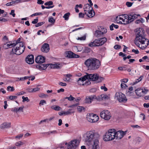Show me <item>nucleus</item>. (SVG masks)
Listing matches in <instances>:
<instances>
[{
  "mask_svg": "<svg viewBox=\"0 0 149 149\" xmlns=\"http://www.w3.org/2000/svg\"><path fill=\"white\" fill-rule=\"evenodd\" d=\"M115 97L120 102H126L127 100L125 95L121 92H118L116 93Z\"/></svg>",
  "mask_w": 149,
  "mask_h": 149,
  "instance_id": "nucleus-7",
  "label": "nucleus"
},
{
  "mask_svg": "<svg viewBox=\"0 0 149 149\" xmlns=\"http://www.w3.org/2000/svg\"><path fill=\"white\" fill-rule=\"evenodd\" d=\"M14 12L15 10H11V12L9 14L10 15H12L13 17H14L15 15Z\"/></svg>",
  "mask_w": 149,
  "mask_h": 149,
  "instance_id": "nucleus-54",
  "label": "nucleus"
},
{
  "mask_svg": "<svg viewBox=\"0 0 149 149\" xmlns=\"http://www.w3.org/2000/svg\"><path fill=\"white\" fill-rule=\"evenodd\" d=\"M107 41L106 38L104 37L95 40L93 42H91L88 44L90 47H97L102 45Z\"/></svg>",
  "mask_w": 149,
  "mask_h": 149,
  "instance_id": "nucleus-5",
  "label": "nucleus"
},
{
  "mask_svg": "<svg viewBox=\"0 0 149 149\" xmlns=\"http://www.w3.org/2000/svg\"><path fill=\"white\" fill-rule=\"evenodd\" d=\"M78 111L79 112H81L83 111L85 112V108L82 106H79L77 107Z\"/></svg>",
  "mask_w": 149,
  "mask_h": 149,
  "instance_id": "nucleus-29",
  "label": "nucleus"
},
{
  "mask_svg": "<svg viewBox=\"0 0 149 149\" xmlns=\"http://www.w3.org/2000/svg\"><path fill=\"white\" fill-rule=\"evenodd\" d=\"M51 108L57 111L61 110L62 109V108L59 106L55 105L51 106Z\"/></svg>",
  "mask_w": 149,
  "mask_h": 149,
  "instance_id": "nucleus-28",
  "label": "nucleus"
},
{
  "mask_svg": "<svg viewBox=\"0 0 149 149\" xmlns=\"http://www.w3.org/2000/svg\"><path fill=\"white\" fill-rule=\"evenodd\" d=\"M22 98L23 99L22 102H24L26 101L28 102L30 101V100L28 99L27 97H25L24 96H23L22 97Z\"/></svg>",
  "mask_w": 149,
  "mask_h": 149,
  "instance_id": "nucleus-38",
  "label": "nucleus"
},
{
  "mask_svg": "<svg viewBox=\"0 0 149 149\" xmlns=\"http://www.w3.org/2000/svg\"><path fill=\"white\" fill-rule=\"evenodd\" d=\"M20 38H18V39L16 41H15V42H14V43L15 44V46H16V45H20V43H21L22 44H23V42L22 41L20 42Z\"/></svg>",
  "mask_w": 149,
  "mask_h": 149,
  "instance_id": "nucleus-32",
  "label": "nucleus"
},
{
  "mask_svg": "<svg viewBox=\"0 0 149 149\" xmlns=\"http://www.w3.org/2000/svg\"><path fill=\"white\" fill-rule=\"evenodd\" d=\"M38 17H37L32 22V23L33 24H36L38 23Z\"/></svg>",
  "mask_w": 149,
  "mask_h": 149,
  "instance_id": "nucleus-52",
  "label": "nucleus"
},
{
  "mask_svg": "<svg viewBox=\"0 0 149 149\" xmlns=\"http://www.w3.org/2000/svg\"><path fill=\"white\" fill-rule=\"evenodd\" d=\"M44 104H46V101L45 100H40L39 104L40 105H44Z\"/></svg>",
  "mask_w": 149,
  "mask_h": 149,
  "instance_id": "nucleus-50",
  "label": "nucleus"
},
{
  "mask_svg": "<svg viewBox=\"0 0 149 149\" xmlns=\"http://www.w3.org/2000/svg\"><path fill=\"white\" fill-rule=\"evenodd\" d=\"M102 31L96 30L94 33V36L96 37H100L103 36L104 34L105 33L107 32V30L106 29H101Z\"/></svg>",
  "mask_w": 149,
  "mask_h": 149,
  "instance_id": "nucleus-11",
  "label": "nucleus"
},
{
  "mask_svg": "<svg viewBox=\"0 0 149 149\" xmlns=\"http://www.w3.org/2000/svg\"><path fill=\"white\" fill-rule=\"evenodd\" d=\"M7 90L8 91H13L14 90V89L13 87L9 86L7 88Z\"/></svg>",
  "mask_w": 149,
  "mask_h": 149,
  "instance_id": "nucleus-43",
  "label": "nucleus"
},
{
  "mask_svg": "<svg viewBox=\"0 0 149 149\" xmlns=\"http://www.w3.org/2000/svg\"><path fill=\"white\" fill-rule=\"evenodd\" d=\"M21 0H16L14 1L10 2H8L6 3V5L7 6H11L13 4H16L21 2Z\"/></svg>",
  "mask_w": 149,
  "mask_h": 149,
  "instance_id": "nucleus-24",
  "label": "nucleus"
},
{
  "mask_svg": "<svg viewBox=\"0 0 149 149\" xmlns=\"http://www.w3.org/2000/svg\"><path fill=\"white\" fill-rule=\"evenodd\" d=\"M100 135L98 133L95 132V130L88 132L85 137V140L86 142H87L90 144L93 141V149H99V139Z\"/></svg>",
  "mask_w": 149,
  "mask_h": 149,
  "instance_id": "nucleus-2",
  "label": "nucleus"
},
{
  "mask_svg": "<svg viewBox=\"0 0 149 149\" xmlns=\"http://www.w3.org/2000/svg\"><path fill=\"white\" fill-rule=\"evenodd\" d=\"M114 27L115 29H117L118 28V26L117 25H115L113 23L110 26V30L112 31L113 30V27Z\"/></svg>",
  "mask_w": 149,
  "mask_h": 149,
  "instance_id": "nucleus-30",
  "label": "nucleus"
},
{
  "mask_svg": "<svg viewBox=\"0 0 149 149\" xmlns=\"http://www.w3.org/2000/svg\"><path fill=\"white\" fill-rule=\"evenodd\" d=\"M116 130L114 129L109 130L104 135V140L107 141H111L115 138Z\"/></svg>",
  "mask_w": 149,
  "mask_h": 149,
  "instance_id": "nucleus-4",
  "label": "nucleus"
},
{
  "mask_svg": "<svg viewBox=\"0 0 149 149\" xmlns=\"http://www.w3.org/2000/svg\"><path fill=\"white\" fill-rule=\"evenodd\" d=\"M53 4V3L52 1H47L46 3H44V5L45 6H51Z\"/></svg>",
  "mask_w": 149,
  "mask_h": 149,
  "instance_id": "nucleus-40",
  "label": "nucleus"
},
{
  "mask_svg": "<svg viewBox=\"0 0 149 149\" xmlns=\"http://www.w3.org/2000/svg\"><path fill=\"white\" fill-rule=\"evenodd\" d=\"M135 91L136 95L139 97L143 96V95L146 94L147 93L146 91H144V90H143V89L141 88L136 89Z\"/></svg>",
  "mask_w": 149,
  "mask_h": 149,
  "instance_id": "nucleus-14",
  "label": "nucleus"
},
{
  "mask_svg": "<svg viewBox=\"0 0 149 149\" xmlns=\"http://www.w3.org/2000/svg\"><path fill=\"white\" fill-rule=\"evenodd\" d=\"M70 15V13L69 12L65 13L63 16V17L65 18L66 20H68L69 19V17Z\"/></svg>",
  "mask_w": 149,
  "mask_h": 149,
  "instance_id": "nucleus-33",
  "label": "nucleus"
},
{
  "mask_svg": "<svg viewBox=\"0 0 149 149\" xmlns=\"http://www.w3.org/2000/svg\"><path fill=\"white\" fill-rule=\"evenodd\" d=\"M26 62L29 64H32L34 62V56L33 55L28 56L26 58Z\"/></svg>",
  "mask_w": 149,
  "mask_h": 149,
  "instance_id": "nucleus-15",
  "label": "nucleus"
},
{
  "mask_svg": "<svg viewBox=\"0 0 149 149\" xmlns=\"http://www.w3.org/2000/svg\"><path fill=\"white\" fill-rule=\"evenodd\" d=\"M129 14L128 15L125 14L122 15V17H123L125 18V19L128 20L129 18Z\"/></svg>",
  "mask_w": 149,
  "mask_h": 149,
  "instance_id": "nucleus-47",
  "label": "nucleus"
},
{
  "mask_svg": "<svg viewBox=\"0 0 149 149\" xmlns=\"http://www.w3.org/2000/svg\"><path fill=\"white\" fill-rule=\"evenodd\" d=\"M141 20L140 19L136 20L135 22L136 24H139L140 23H142L143 21V19L142 18H141Z\"/></svg>",
  "mask_w": 149,
  "mask_h": 149,
  "instance_id": "nucleus-49",
  "label": "nucleus"
},
{
  "mask_svg": "<svg viewBox=\"0 0 149 149\" xmlns=\"http://www.w3.org/2000/svg\"><path fill=\"white\" fill-rule=\"evenodd\" d=\"M45 57L39 56L36 58L35 61L38 63H42L45 62Z\"/></svg>",
  "mask_w": 149,
  "mask_h": 149,
  "instance_id": "nucleus-16",
  "label": "nucleus"
},
{
  "mask_svg": "<svg viewBox=\"0 0 149 149\" xmlns=\"http://www.w3.org/2000/svg\"><path fill=\"white\" fill-rule=\"evenodd\" d=\"M20 45H16L15 47H13L12 49V52L14 54L17 55H19L22 54L24 51L25 46L23 44L20 43Z\"/></svg>",
  "mask_w": 149,
  "mask_h": 149,
  "instance_id": "nucleus-6",
  "label": "nucleus"
},
{
  "mask_svg": "<svg viewBox=\"0 0 149 149\" xmlns=\"http://www.w3.org/2000/svg\"><path fill=\"white\" fill-rule=\"evenodd\" d=\"M129 15L130 16L132 17L133 18H134V19H136L137 17L138 16H140V15H137L136 14H134L133 13H131L129 14Z\"/></svg>",
  "mask_w": 149,
  "mask_h": 149,
  "instance_id": "nucleus-31",
  "label": "nucleus"
},
{
  "mask_svg": "<svg viewBox=\"0 0 149 149\" xmlns=\"http://www.w3.org/2000/svg\"><path fill=\"white\" fill-rule=\"evenodd\" d=\"M48 66H49V67L53 69H60L62 67L61 64H53L51 63L48 64Z\"/></svg>",
  "mask_w": 149,
  "mask_h": 149,
  "instance_id": "nucleus-22",
  "label": "nucleus"
},
{
  "mask_svg": "<svg viewBox=\"0 0 149 149\" xmlns=\"http://www.w3.org/2000/svg\"><path fill=\"white\" fill-rule=\"evenodd\" d=\"M23 135V134H21L19 135H17L16 136V138H18L19 139L22 138Z\"/></svg>",
  "mask_w": 149,
  "mask_h": 149,
  "instance_id": "nucleus-60",
  "label": "nucleus"
},
{
  "mask_svg": "<svg viewBox=\"0 0 149 149\" xmlns=\"http://www.w3.org/2000/svg\"><path fill=\"white\" fill-rule=\"evenodd\" d=\"M99 117L96 114L93 113L88 114L87 115V119L91 123H95L99 120Z\"/></svg>",
  "mask_w": 149,
  "mask_h": 149,
  "instance_id": "nucleus-8",
  "label": "nucleus"
},
{
  "mask_svg": "<svg viewBox=\"0 0 149 149\" xmlns=\"http://www.w3.org/2000/svg\"><path fill=\"white\" fill-rule=\"evenodd\" d=\"M87 77V79H88L93 81H96L97 78V74H90L87 73L85 75Z\"/></svg>",
  "mask_w": 149,
  "mask_h": 149,
  "instance_id": "nucleus-12",
  "label": "nucleus"
},
{
  "mask_svg": "<svg viewBox=\"0 0 149 149\" xmlns=\"http://www.w3.org/2000/svg\"><path fill=\"white\" fill-rule=\"evenodd\" d=\"M10 127V123H4L2 124L1 128L3 129H5L9 128Z\"/></svg>",
  "mask_w": 149,
  "mask_h": 149,
  "instance_id": "nucleus-26",
  "label": "nucleus"
},
{
  "mask_svg": "<svg viewBox=\"0 0 149 149\" xmlns=\"http://www.w3.org/2000/svg\"><path fill=\"white\" fill-rule=\"evenodd\" d=\"M39 96L41 98H44L48 97V95H46L44 93H42L39 94Z\"/></svg>",
  "mask_w": 149,
  "mask_h": 149,
  "instance_id": "nucleus-36",
  "label": "nucleus"
},
{
  "mask_svg": "<svg viewBox=\"0 0 149 149\" xmlns=\"http://www.w3.org/2000/svg\"><path fill=\"white\" fill-rule=\"evenodd\" d=\"M97 78L96 81L97 82L99 83L101 82L104 79V78L99 77V75L97 74Z\"/></svg>",
  "mask_w": 149,
  "mask_h": 149,
  "instance_id": "nucleus-34",
  "label": "nucleus"
},
{
  "mask_svg": "<svg viewBox=\"0 0 149 149\" xmlns=\"http://www.w3.org/2000/svg\"><path fill=\"white\" fill-rule=\"evenodd\" d=\"M79 143L78 140L74 139L71 141L68 146V149H75Z\"/></svg>",
  "mask_w": 149,
  "mask_h": 149,
  "instance_id": "nucleus-10",
  "label": "nucleus"
},
{
  "mask_svg": "<svg viewBox=\"0 0 149 149\" xmlns=\"http://www.w3.org/2000/svg\"><path fill=\"white\" fill-rule=\"evenodd\" d=\"M129 21V23H131V22H132L133 20H134L133 18L132 17L129 16V18L128 20Z\"/></svg>",
  "mask_w": 149,
  "mask_h": 149,
  "instance_id": "nucleus-62",
  "label": "nucleus"
},
{
  "mask_svg": "<svg viewBox=\"0 0 149 149\" xmlns=\"http://www.w3.org/2000/svg\"><path fill=\"white\" fill-rule=\"evenodd\" d=\"M64 76L65 77H67L68 78H69V80H70V77H72V75L70 74H67L64 75Z\"/></svg>",
  "mask_w": 149,
  "mask_h": 149,
  "instance_id": "nucleus-55",
  "label": "nucleus"
},
{
  "mask_svg": "<svg viewBox=\"0 0 149 149\" xmlns=\"http://www.w3.org/2000/svg\"><path fill=\"white\" fill-rule=\"evenodd\" d=\"M121 87L122 88H125L126 87H127V86L126 84L125 83H121Z\"/></svg>",
  "mask_w": 149,
  "mask_h": 149,
  "instance_id": "nucleus-59",
  "label": "nucleus"
},
{
  "mask_svg": "<svg viewBox=\"0 0 149 149\" xmlns=\"http://www.w3.org/2000/svg\"><path fill=\"white\" fill-rule=\"evenodd\" d=\"M85 65L90 70H95L98 69L101 65L99 60L96 58H89L84 62Z\"/></svg>",
  "mask_w": 149,
  "mask_h": 149,
  "instance_id": "nucleus-3",
  "label": "nucleus"
},
{
  "mask_svg": "<svg viewBox=\"0 0 149 149\" xmlns=\"http://www.w3.org/2000/svg\"><path fill=\"white\" fill-rule=\"evenodd\" d=\"M49 64H41L37 65H36V67L38 69L40 70H45L48 66Z\"/></svg>",
  "mask_w": 149,
  "mask_h": 149,
  "instance_id": "nucleus-20",
  "label": "nucleus"
},
{
  "mask_svg": "<svg viewBox=\"0 0 149 149\" xmlns=\"http://www.w3.org/2000/svg\"><path fill=\"white\" fill-rule=\"evenodd\" d=\"M43 15V14L41 13H34L32 14L31 15V17H33V16H35L37 15Z\"/></svg>",
  "mask_w": 149,
  "mask_h": 149,
  "instance_id": "nucleus-53",
  "label": "nucleus"
},
{
  "mask_svg": "<svg viewBox=\"0 0 149 149\" xmlns=\"http://www.w3.org/2000/svg\"><path fill=\"white\" fill-rule=\"evenodd\" d=\"M66 56L70 58H74V53L71 51L66 52Z\"/></svg>",
  "mask_w": 149,
  "mask_h": 149,
  "instance_id": "nucleus-27",
  "label": "nucleus"
},
{
  "mask_svg": "<svg viewBox=\"0 0 149 149\" xmlns=\"http://www.w3.org/2000/svg\"><path fill=\"white\" fill-rule=\"evenodd\" d=\"M93 8L90 6L89 4L87 3L85 4L84 7V9L85 13V14H87V12H88L89 10H93Z\"/></svg>",
  "mask_w": 149,
  "mask_h": 149,
  "instance_id": "nucleus-21",
  "label": "nucleus"
},
{
  "mask_svg": "<svg viewBox=\"0 0 149 149\" xmlns=\"http://www.w3.org/2000/svg\"><path fill=\"white\" fill-rule=\"evenodd\" d=\"M122 21L123 22V24L125 25L127 24H129V21L127 19H123H123H122Z\"/></svg>",
  "mask_w": 149,
  "mask_h": 149,
  "instance_id": "nucleus-46",
  "label": "nucleus"
},
{
  "mask_svg": "<svg viewBox=\"0 0 149 149\" xmlns=\"http://www.w3.org/2000/svg\"><path fill=\"white\" fill-rule=\"evenodd\" d=\"M102 100L104 99H108L109 98L108 96L106 94H102L101 95Z\"/></svg>",
  "mask_w": 149,
  "mask_h": 149,
  "instance_id": "nucleus-44",
  "label": "nucleus"
},
{
  "mask_svg": "<svg viewBox=\"0 0 149 149\" xmlns=\"http://www.w3.org/2000/svg\"><path fill=\"white\" fill-rule=\"evenodd\" d=\"M17 98V96H12L11 95L9 97V99L11 100H13L16 99Z\"/></svg>",
  "mask_w": 149,
  "mask_h": 149,
  "instance_id": "nucleus-42",
  "label": "nucleus"
},
{
  "mask_svg": "<svg viewBox=\"0 0 149 149\" xmlns=\"http://www.w3.org/2000/svg\"><path fill=\"white\" fill-rule=\"evenodd\" d=\"M45 23V22H39L37 23V24H36L35 25V26L36 27H38L44 24Z\"/></svg>",
  "mask_w": 149,
  "mask_h": 149,
  "instance_id": "nucleus-45",
  "label": "nucleus"
},
{
  "mask_svg": "<svg viewBox=\"0 0 149 149\" xmlns=\"http://www.w3.org/2000/svg\"><path fill=\"white\" fill-rule=\"evenodd\" d=\"M49 22L54 23L55 22V19L53 17H51L49 18Z\"/></svg>",
  "mask_w": 149,
  "mask_h": 149,
  "instance_id": "nucleus-39",
  "label": "nucleus"
},
{
  "mask_svg": "<svg viewBox=\"0 0 149 149\" xmlns=\"http://www.w3.org/2000/svg\"><path fill=\"white\" fill-rule=\"evenodd\" d=\"M65 99H68L69 101H72L74 100L75 98L73 97L72 95H70L69 97H66L64 98V100Z\"/></svg>",
  "mask_w": 149,
  "mask_h": 149,
  "instance_id": "nucleus-35",
  "label": "nucleus"
},
{
  "mask_svg": "<svg viewBox=\"0 0 149 149\" xmlns=\"http://www.w3.org/2000/svg\"><path fill=\"white\" fill-rule=\"evenodd\" d=\"M126 131L123 132L121 130L118 131L117 132H116L115 138L116 139H120L126 134Z\"/></svg>",
  "mask_w": 149,
  "mask_h": 149,
  "instance_id": "nucleus-13",
  "label": "nucleus"
},
{
  "mask_svg": "<svg viewBox=\"0 0 149 149\" xmlns=\"http://www.w3.org/2000/svg\"><path fill=\"white\" fill-rule=\"evenodd\" d=\"M49 50V45L47 43H45L41 48V51L43 52H47Z\"/></svg>",
  "mask_w": 149,
  "mask_h": 149,
  "instance_id": "nucleus-17",
  "label": "nucleus"
},
{
  "mask_svg": "<svg viewBox=\"0 0 149 149\" xmlns=\"http://www.w3.org/2000/svg\"><path fill=\"white\" fill-rule=\"evenodd\" d=\"M7 44H4L3 45V47L6 49H8V47H15V44L14 43H12V42H7Z\"/></svg>",
  "mask_w": 149,
  "mask_h": 149,
  "instance_id": "nucleus-23",
  "label": "nucleus"
},
{
  "mask_svg": "<svg viewBox=\"0 0 149 149\" xmlns=\"http://www.w3.org/2000/svg\"><path fill=\"white\" fill-rule=\"evenodd\" d=\"M101 118L106 120H109L111 117V115L109 111L104 110L100 113Z\"/></svg>",
  "mask_w": 149,
  "mask_h": 149,
  "instance_id": "nucleus-9",
  "label": "nucleus"
},
{
  "mask_svg": "<svg viewBox=\"0 0 149 149\" xmlns=\"http://www.w3.org/2000/svg\"><path fill=\"white\" fill-rule=\"evenodd\" d=\"M47 134H49L50 133L52 134H55V133H57V132L56 130H54L53 131H50V132H48L46 133Z\"/></svg>",
  "mask_w": 149,
  "mask_h": 149,
  "instance_id": "nucleus-56",
  "label": "nucleus"
},
{
  "mask_svg": "<svg viewBox=\"0 0 149 149\" xmlns=\"http://www.w3.org/2000/svg\"><path fill=\"white\" fill-rule=\"evenodd\" d=\"M120 46L118 45H116L114 47V48L116 49H120Z\"/></svg>",
  "mask_w": 149,
  "mask_h": 149,
  "instance_id": "nucleus-64",
  "label": "nucleus"
},
{
  "mask_svg": "<svg viewBox=\"0 0 149 149\" xmlns=\"http://www.w3.org/2000/svg\"><path fill=\"white\" fill-rule=\"evenodd\" d=\"M137 33L134 41L135 44L142 49L146 48L149 44L148 39L145 38L144 29L139 28L137 31Z\"/></svg>",
  "mask_w": 149,
  "mask_h": 149,
  "instance_id": "nucleus-1",
  "label": "nucleus"
},
{
  "mask_svg": "<svg viewBox=\"0 0 149 149\" xmlns=\"http://www.w3.org/2000/svg\"><path fill=\"white\" fill-rule=\"evenodd\" d=\"M87 14H86L87 16L89 18H91L93 17L95 15V13L94 10L93 8V10H89L88 12H87Z\"/></svg>",
  "mask_w": 149,
  "mask_h": 149,
  "instance_id": "nucleus-25",
  "label": "nucleus"
},
{
  "mask_svg": "<svg viewBox=\"0 0 149 149\" xmlns=\"http://www.w3.org/2000/svg\"><path fill=\"white\" fill-rule=\"evenodd\" d=\"M24 143L23 142L21 141H19L15 143V145L17 146H19L21 145H23Z\"/></svg>",
  "mask_w": 149,
  "mask_h": 149,
  "instance_id": "nucleus-41",
  "label": "nucleus"
},
{
  "mask_svg": "<svg viewBox=\"0 0 149 149\" xmlns=\"http://www.w3.org/2000/svg\"><path fill=\"white\" fill-rule=\"evenodd\" d=\"M133 3L130 2H127L126 3V5L128 7H131Z\"/></svg>",
  "mask_w": 149,
  "mask_h": 149,
  "instance_id": "nucleus-48",
  "label": "nucleus"
},
{
  "mask_svg": "<svg viewBox=\"0 0 149 149\" xmlns=\"http://www.w3.org/2000/svg\"><path fill=\"white\" fill-rule=\"evenodd\" d=\"M86 79L87 77L85 75L82 77L79 78L77 80L78 84L80 85H84V82Z\"/></svg>",
  "mask_w": 149,
  "mask_h": 149,
  "instance_id": "nucleus-19",
  "label": "nucleus"
},
{
  "mask_svg": "<svg viewBox=\"0 0 149 149\" xmlns=\"http://www.w3.org/2000/svg\"><path fill=\"white\" fill-rule=\"evenodd\" d=\"M40 88H39L36 87L32 88L33 92H36L39 90Z\"/></svg>",
  "mask_w": 149,
  "mask_h": 149,
  "instance_id": "nucleus-57",
  "label": "nucleus"
},
{
  "mask_svg": "<svg viewBox=\"0 0 149 149\" xmlns=\"http://www.w3.org/2000/svg\"><path fill=\"white\" fill-rule=\"evenodd\" d=\"M95 99L98 101H101L102 100V97H101V95L100 96H98L97 97H95Z\"/></svg>",
  "mask_w": 149,
  "mask_h": 149,
  "instance_id": "nucleus-63",
  "label": "nucleus"
},
{
  "mask_svg": "<svg viewBox=\"0 0 149 149\" xmlns=\"http://www.w3.org/2000/svg\"><path fill=\"white\" fill-rule=\"evenodd\" d=\"M96 96L95 95H91L86 97L85 102L86 103H90L94 99H95Z\"/></svg>",
  "mask_w": 149,
  "mask_h": 149,
  "instance_id": "nucleus-18",
  "label": "nucleus"
},
{
  "mask_svg": "<svg viewBox=\"0 0 149 149\" xmlns=\"http://www.w3.org/2000/svg\"><path fill=\"white\" fill-rule=\"evenodd\" d=\"M85 15V13H80L79 14V17L84 18Z\"/></svg>",
  "mask_w": 149,
  "mask_h": 149,
  "instance_id": "nucleus-58",
  "label": "nucleus"
},
{
  "mask_svg": "<svg viewBox=\"0 0 149 149\" xmlns=\"http://www.w3.org/2000/svg\"><path fill=\"white\" fill-rule=\"evenodd\" d=\"M96 91L97 89L95 88H93L90 90V92L94 93Z\"/></svg>",
  "mask_w": 149,
  "mask_h": 149,
  "instance_id": "nucleus-61",
  "label": "nucleus"
},
{
  "mask_svg": "<svg viewBox=\"0 0 149 149\" xmlns=\"http://www.w3.org/2000/svg\"><path fill=\"white\" fill-rule=\"evenodd\" d=\"M122 15H120L117 16L115 19L116 21H119L120 19L122 20L123 19Z\"/></svg>",
  "mask_w": 149,
  "mask_h": 149,
  "instance_id": "nucleus-37",
  "label": "nucleus"
},
{
  "mask_svg": "<svg viewBox=\"0 0 149 149\" xmlns=\"http://www.w3.org/2000/svg\"><path fill=\"white\" fill-rule=\"evenodd\" d=\"M86 37L85 36H84L81 37H78L77 38V39L78 40H85L86 39Z\"/></svg>",
  "mask_w": 149,
  "mask_h": 149,
  "instance_id": "nucleus-51",
  "label": "nucleus"
}]
</instances>
